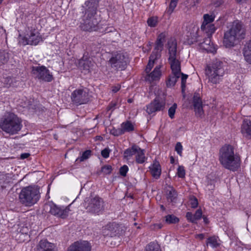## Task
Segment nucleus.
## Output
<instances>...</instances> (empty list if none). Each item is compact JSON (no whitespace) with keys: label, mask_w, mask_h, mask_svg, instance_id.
<instances>
[{"label":"nucleus","mask_w":251,"mask_h":251,"mask_svg":"<svg viewBox=\"0 0 251 251\" xmlns=\"http://www.w3.org/2000/svg\"><path fill=\"white\" fill-rule=\"evenodd\" d=\"M169 51L168 61L171 66L173 75L168 79L166 84L168 87L174 86L177 79L180 76V61L179 54L177 52V42L175 38H172L168 42Z\"/></svg>","instance_id":"nucleus-1"},{"label":"nucleus","mask_w":251,"mask_h":251,"mask_svg":"<svg viewBox=\"0 0 251 251\" xmlns=\"http://www.w3.org/2000/svg\"><path fill=\"white\" fill-rule=\"evenodd\" d=\"M246 30L239 21H234L227 26L223 38V45L226 48L235 46L245 37Z\"/></svg>","instance_id":"nucleus-2"},{"label":"nucleus","mask_w":251,"mask_h":251,"mask_svg":"<svg viewBox=\"0 0 251 251\" xmlns=\"http://www.w3.org/2000/svg\"><path fill=\"white\" fill-rule=\"evenodd\" d=\"M219 159L223 167L233 172L240 166L239 155L235 152L234 148L229 145H225L221 148Z\"/></svg>","instance_id":"nucleus-3"},{"label":"nucleus","mask_w":251,"mask_h":251,"mask_svg":"<svg viewBox=\"0 0 251 251\" xmlns=\"http://www.w3.org/2000/svg\"><path fill=\"white\" fill-rule=\"evenodd\" d=\"M98 5V0H88L85 2L83 7H87L88 9L80 25L82 30L92 32L99 29V21L95 16Z\"/></svg>","instance_id":"nucleus-4"},{"label":"nucleus","mask_w":251,"mask_h":251,"mask_svg":"<svg viewBox=\"0 0 251 251\" xmlns=\"http://www.w3.org/2000/svg\"><path fill=\"white\" fill-rule=\"evenodd\" d=\"M23 127L22 121L17 115L7 112L0 120V127L10 135L17 134Z\"/></svg>","instance_id":"nucleus-5"},{"label":"nucleus","mask_w":251,"mask_h":251,"mask_svg":"<svg viewBox=\"0 0 251 251\" xmlns=\"http://www.w3.org/2000/svg\"><path fill=\"white\" fill-rule=\"evenodd\" d=\"M225 73L223 62L217 59L208 64L205 69L208 82L212 84L220 83L223 79Z\"/></svg>","instance_id":"nucleus-6"},{"label":"nucleus","mask_w":251,"mask_h":251,"mask_svg":"<svg viewBox=\"0 0 251 251\" xmlns=\"http://www.w3.org/2000/svg\"><path fill=\"white\" fill-rule=\"evenodd\" d=\"M40 198L39 188L30 185L23 188L19 194L20 202L25 206L30 207L36 203Z\"/></svg>","instance_id":"nucleus-7"},{"label":"nucleus","mask_w":251,"mask_h":251,"mask_svg":"<svg viewBox=\"0 0 251 251\" xmlns=\"http://www.w3.org/2000/svg\"><path fill=\"white\" fill-rule=\"evenodd\" d=\"M42 38L40 33L36 29L31 30L25 36H19V43L23 46L26 45H37Z\"/></svg>","instance_id":"nucleus-8"},{"label":"nucleus","mask_w":251,"mask_h":251,"mask_svg":"<svg viewBox=\"0 0 251 251\" xmlns=\"http://www.w3.org/2000/svg\"><path fill=\"white\" fill-rule=\"evenodd\" d=\"M31 74L33 76L45 82H50L53 79V76L50 71L43 65L32 66Z\"/></svg>","instance_id":"nucleus-9"},{"label":"nucleus","mask_w":251,"mask_h":251,"mask_svg":"<svg viewBox=\"0 0 251 251\" xmlns=\"http://www.w3.org/2000/svg\"><path fill=\"white\" fill-rule=\"evenodd\" d=\"M89 90L86 88H81L75 90L71 95L72 101L78 105L87 103L90 99Z\"/></svg>","instance_id":"nucleus-10"},{"label":"nucleus","mask_w":251,"mask_h":251,"mask_svg":"<svg viewBox=\"0 0 251 251\" xmlns=\"http://www.w3.org/2000/svg\"><path fill=\"white\" fill-rule=\"evenodd\" d=\"M109 62L110 66L114 69L124 70L126 66L128 58L123 53H118L113 55Z\"/></svg>","instance_id":"nucleus-11"},{"label":"nucleus","mask_w":251,"mask_h":251,"mask_svg":"<svg viewBox=\"0 0 251 251\" xmlns=\"http://www.w3.org/2000/svg\"><path fill=\"white\" fill-rule=\"evenodd\" d=\"M86 209L90 213L99 214L103 209L102 199L97 196L91 198Z\"/></svg>","instance_id":"nucleus-12"},{"label":"nucleus","mask_w":251,"mask_h":251,"mask_svg":"<svg viewBox=\"0 0 251 251\" xmlns=\"http://www.w3.org/2000/svg\"><path fill=\"white\" fill-rule=\"evenodd\" d=\"M165 104V100L163 98L156 97L152 101L147 105L146 111L149 114H151L156 111L163 110Z\"/></svg>","instance_id":"nucleus-13"},{"label":"nucleus","mask_w":251,"mask_h":251,"mask_svg":"<svg viewBox=\"0 0 251 251\" xmlns=\"http://www.w3.org/2000/svg\"><path fill=\"white\" fill-rule=\"evenodd\" d=\"M70 206L66 207L58 206L54 204L50 205V212L52 215L62 219H65L69 215L70 211Z\"/></svg>","instance_id":"nucleus-14"},{"label":"nucleus","mask_w":251,"mask_h":251,"mask_svg":"<svg viewBox=\"0 0 251 251\" xmlns=\"http://www.w3.org/2000/svg\"><path fill=\"white\" fill-rule=\"evenodd\" d=\"M90 244L86 241H76L72 244L67 251H91Z\"/></svg>","instance_id":"nucleus-15"},{"label":"nucleus","mask_w":251,"mask_h":251,"mask_svg":"<svg viewBox=\"0 0 251 251\" xmlns=\"http://www.w3.org/2000/svg\"><path fill=\"white\" fill-rule=\"evenodd\" d=\"M160 68V65L157 66L152 72L147 75L145 77L146 80L150 83H153L159 81L162 75Z\"/></svg>","instance_id":"nucleus-16"},{"label":"nucleus","mask_w":251,"mask_h":251,"mask_svg":"<svg viewBox=\"0 0 251 251\" xmlns=\"http://www.w3.org/2000/svg\"><path fill=\"white\" fill-rule=\"evenodd\" d=\"M241 133L243 136L247 139H251V121L244 119L241 126Z\"/></svg>","instance_id":"nucleus-17"},{"label":"nucleus","mask_w":251,"mask_h":251,"mask_svg":"<svg viewBox=\"0 0 251 251\" xmlns=\"http://www.w3.org/2000/svg\"><path fill=\"white\" fill-rule=\"evenodd\" d=\"M200 47L201 49L206 50L208 52L215 53L216 52L217 48L211 41L210 37L206 38L204 41L200 44Z\"/></svg>","instance_id":"nucleus-18"},{"label":"nucleus","mask_w":251,"mask_h":251,"mask_svg":"<svg viewBox=\"0 0 251 251\" xmlns=\"http://www.w3.org/2000/svg\"><path fill=\"white\" fill-rule=\"evenodd\" d=\"M167 35V33L165 32H162L158 35L156 41L154 50L152 51L153 52H157L160 54L163 50L164 43L165 41Z\"/></svg>","instance_id":"nucleus-19"},{"label":"nucleus","mask_w":251,"mask_h":251,"mask_svg":"<svg viewBox=\"0 0 251 251\" xmlns=\"http://www.w3.org/2000/svg\"><path fill=\"white\" fill-rule=\"evenodd\" d=\"M151 174L153 177L158 179L161 174V168L158 161H153L152 164L149 167Z\"/></svg>","instance_id":"nucleus-20"},{"label":"nucleus","mask_w":251,"mask_h":251,"mask_svg":"<svg viewBox=\"0 0 251 251\" xmlns=\"http://www.w3.org/2000/svg\"><path fill=\"white\" fill-rule=\"evenodd\" d=\"M94 62L91 59L83 56L78 61V67L82 70L89 72L93 66Z\"/></svg>","instance_id":"nucleus-21"},{"label":"nucleus","mask_w":251,"mask_h":251,"mask_svg":"<svg viewBox=\"0 0 251 251\" xmlns=\"http://www.w3.org/2000/svg\"><path fill=\"white\" fill-rule=\"evenodd\" d=\"M39 247V251H54V245L47 240L44 239L40 241Z\"/></svg>","instance_id":"nucleus-22"},{"label":"nucleus","mask_w":251,"mask_h":251,"mask_svg":"<svg viewBox=\"0 0 251 251\" xmlns=\"http://www.w3.org/2000/svg\"><path fill=\"white\" fill-rule=\"evenodd\" d=\"M116 228H117L116 224L114 223L108 224L102 229L103 235L112 236L116 231Z\"/></svg>","instance_id":"nucleus-23"},{"label":"nucleus","mask_w":251,"mask_h":251,"mask_svg":"<svg viewBox=\"0 0 251 251\" xmlns=\"http://www.w3.org/2000/svg\"><path fill=\"white\" fill-rule=\"evenodd\" d=\"M161 56V54L157 52H152L150 57V59L148 65L145 69L146 73L148 74L154 66V62L156 60L158 59Z\"/></svg>","instance_id":"nucleus-24"},{"label":"nucleus","mask_w":251,"mask_h":251,"mask_svg":"<svg viewBox=\"0 0 251 251\" xmlns=\"http://www.w3.org/2000/svg\"><path fill=\"white\" fill-rule=\"evenodd\" d=\"M243 54L246 62H251V40L247 42L245 45Z\"/></svg>","instance_id":"nucleus-25"},{"label":"nucleus","mask_w":251,"mask_h":251,"mask_svg":"<svg viewBox=\"0 0 251 251\" xmlns=\"http://www.w3.org/2000/svg\"><path fill=\"white\" fill-rule=\"evenodd\" d=\"M147 159V158L145 155V151L139 147L138 151H137L136 153V162L138 164H143L146 161Z\"/></svg>","instance_id":"nucleus-26"},{"label":"nucleus","mask_w":251,"mask_h":251,"mask_svg":"<svg viewBox=\"0 0 251 251\" xmlns=\"http://www.w3.org/2000/svg\"><path fill=\"white\" fill-rule=\"evenodd\" d=\"M138 148L139 147L138 146L134 145H133L131 148L126 150L124 153V157L127 159H129L133 155H136L137 151H138Z\"/></svg>","instance_id":"nucleus-27"},{"label":"nucleus","mask_w":251,"mask_h":251,"mask_svg":"<svg viewBox=\"0 0 251 251\" xmlns=\"http://www.w3.org/2000/svg\"><path fill=\"white\" fill-rule=\"evenodd\" d=\"M121 128L124 134L126 132L133 131L134 130V126L130 122L126 121L121 124Z\"/></svg>","instance_id":"nucleus-28"},{"label":"nucleus","mask_w":251,"mask_h":251,"mask_svg":"<svg viewBox=\"0 0 251 251\" xmlns=\"http://www.w3.org/2000/svg\"><path fill=\"white\" fill-rule=\"evenodd\" d=\"M206 245H209L212 248H215L220 246L218 242V237L216 236H211L207 239Z\"/></svg>","instance_id":"nucleus-29"},{"label":"nucleus","mask_w":251,"mask_h":251,"mask_svg":"<svg viewBox=\"0 0 251 251\" xmlns=\"http://www.w3.org/2000/svg\"><path fill=\"white\" fill-rule=\"evenodd\" d=\"M193 106L194 110L196 108H200L203 106L201 100L200 98V96L198 93H195L193 97Z\"/></svg>","instance_id":"nucleus-30"},{"label":"nucleus","mask_w":251,"mask_h":251,"mask_svg":"<svg viewBox=\"0 0 251 251\" xmlns=\"http://www.w3.org/2000/svg\"><path fill=\"white\" fill-rule=\"evenodd\" d=\"M201 29L207 33L208 36L213 34L216 30V27L213 24L205 25V27H202V25H201Z\"/></svg>","instance_id":"nucleus-31"},{"label":"nucleus","mask_w":251,"mask_h":251,"mask_svg":"<svg viewBox=\"0 0 251 251\" xmlns=\"http://www.w3.org/2000/svg\"><path fill=\"white\" fill-rule=\"evenodd\" d=\"M214 19L215 16L213 14H204L203 15V22L201 25L202 27H205V25L212 24V23L214 21Z\"/></svg>","instance_id":"nucleus-32"},{"label":"nucleus","mask_w":251,"mask_h":251,"mask_svg":"<svg viewBox=\"0 0 251 251\" xmlns=\"http://www.w3.org/2000/svg\"><path fill=\"white\" fill-rule=\"evenodd\" d=\"M177 196L176 191L173 188H171L170 190H168L167 194V200L170 202H175Z\"/></svg>","instance_id":"nucleus-33"},{"label":"nucleus","mask_w":251,"mask_h":251,"mask_svg":"<svg viewBox=\"0 0 251 251\" xmlns=\"http://www.w3.org/2000/svg\"><path fill=\"white\" fill-rule=\"evenodd\" d=\"M145 251H161L159 245L154 242L150 243L146 248Z\"/></svg>","instance_id":"nucleus-34"},{"label":"nucleus","mask_w":251,"mask_h":251,"mask_svg":"<svg viewBox=\"0 0 251 251\" xmlns=\"http://www.w3.org/2000/svg\"><path fill=\"white\" fill-rule=\"evenodd\" d=\"M165 221L168 224H176L179 221V219L174 215H168L165 217Z\"/></svg>","instance_id":"nucleus-35"},{"label":"nucleus","mask_w":251,"mask_h":251,"mask_svg":"<svg viewBox=\"0 0 251 251\" xmlns=\"http://www.w3.org/2000/svg\"><path fill=\"white\" fill-rule=\"evenodd\" d=\"M181 77V87L182 93L183 94L185 91V88L186 87V79L188 78V75L183 74L180 72V76Z\"/></svg>","instance_id":"nucleus-36"},{"label":"nucleus","mask_w":251,"mask_h":251,"mask_svg":"<svg viewBox=\"0 0 251 251\" xmlns=\"http://www.w3.org/2000/svg\"><path fill=\"white\" fill-rule=\"evenodd\" d=\"M178 0H171L170 3L169 4V6L167 9V12L169 14H171L172 13L175 8L177 5Z\"/></svg>","instance_id":"nucleus-37"},{"label":"nucleus","mask_w":251,"mask_h":251,"mask_svg":"<svg viewBox=\"0 0 251 251\" xmlns=\"http://www.w3.org/2000/svg\"><path fill=\"white\" fill-rule=\"evenodd\" d=\"M158 22L157 17H151L148 19L147 21L148 25L150 27H155Z\"/></svg>","instance_id":"nucleus-38"},{"label":"nucleus","mask_w":251,"mask_h":251,"mask_svg":"<svg viewBox=\"0 0 251 251\" xmlns=\"http://www.w3.org/2000/svg\"><path fill=\"white\" fill-rule=\"evenodd\" d=\"M9 59L8 55L5 52L0 51V63L4 64L6 63Z\"/></svg>","instance_id":"nucleus-39"},{"label":"nucleus","mask_w":251,"mask_h":251,"mask_svg":"<svg viewBox=\"0 0 251 251\" xmlns=\"http://www.w3.org/2000/svg\"><path fill=\"white\" fill-rule=\"evenodd\" d=\"M91 155V151L90 150H87L84 151L81 156L79 157L77 159H79L80 161H83L85 160L88 159Z\"/></svg>","instance_id":"nucleus-40"},{"label":"nucleus","mask_w":251,"mask_h":251,"mask_svg":"<svg viewBox=\"0 0 251 251\" xmlns=\"http://www.w3.org/2000/svg\"><path fill=\"white\" fill-rule=\"evenodd\" d=\"M177 107V104L174 103L168 110V115L171 119L174 118L176 110Z\"/></svg>","instance_id":"nucleus-41"},{"label":"nucleus","mask_w":251,"mask_h":251,"mask_svg":"<svg viewBox=\"0 0 251 251\" xmlns=\"http://www.w3.org/2000/svg\"><path fill=\"white\" fill-rule=\"evenodd\" d=\"M177 175L180 178H184L185 176V171L182 166H179L177 170Z\"/></svg>","instance_id":"nucleus-42"},{"label":"nucleus","mask_w":251,"mask_h":251,"mask_svg":"<svg viewBox=\"0 0 251 251\" xmlns=\"http://www.w3.org/2000/svg\"><path fill=\"white\" fill-rule=\"evenodd\" d=\"M110 133L111 134L115 136H118L119 135L123 134V132L122 131L121 128L119 129L113 128L111 129H110Z\"/></svg>","instance_id":"nucleus-43"},{"label":"nucleus","mask_w":251,"mask_h":251,"mask_svg":"<svg viewBox=\"0 0 251 251\" xmlns=\"http://www.w3.org/2000/svg\"><path fill=\"white\" fill-rule=\"evenodd\" d=\"M112 170V167L110 165H105L101 168V171L104 175H108L111 173Z\"/></svg>","instance_id":"nucleus-44"},{"label":"nucleus","mask_w":251,"mask_h":251,"mask_svg":"<svg viewBox=\"0 0 251 251\" xmlns=\"http://www.w3.org/2000/svg\"><path fill=\"white\" fill-rule=\"evenodd\" d=\"M194 111L197 117L202 118L203 116L204 111L203 110V106L200 108H196Z\"/></svg>","instance_id":"nucleus-45"},{"label":"nucleus","mask_w":251,"mask_h":251,"mask_svg":"<svg viewBox=\"0 0 251 251\" xmlns=\"http://www.w3.org/2000/svg\"><path fill=\"white\" fill-rule=\"evenodd\" d=\"M202 215V212L201 209H199L196 211L195 213L194 214L196 223L198 220H200L201 218Z\"/></svg>","instance_id":"nucleus-46"},{"label":"nucleus","mask_w":251,"mask_h":251,"mask_svg":"<svg viewBox=\"0 0 251 251\" xmlns=\"http://www.w3.org/2000/svg\"><path fill=\"white\" fill-rule=\"evenodd\" d=\"M128 170V168L126 165H124L120 169V174L121 176H125Z\"/></svg>","instance_id":"nucleus-47"},{"label":"nucleus","mask_w":251,"mask_h":251,"mask_svg":"<svg viewBox=\"0 0 251 251\" xmlns=\"http://www.w3.org/2000/svg\"><path fill=\"white\" fill-rule=\"evenodd\" d=\"M182 150L183 148L181 143L179 142L177 143L175 147V150L177 152V153L180 156L182 154Z\"/></svg>","instance_id":"nucleus-48"},{"label":"nucleus","mask_w":251,"mask_h":251,"mask_svg":"<svg viewBox=\"0 0 251 251\" xmlns=\"http://www.w3.org/2000/svg\"><path fill=\"white\" fill-rule=\"evenodd\" d=\"M186 217L188 220L190 221L192 223H196L194 214H193L191 212H187Z\"/></svg>","instance_id":"nucleus-49"},{"label":"nucleus","mask_w":251,"mask_h":251,"mask_svg":"<svg viewBox=\"0 0 251 251\" xmlns=\"http://www.w3.org/2000/svg\"><path fill=\"white\" fill-rule=\"evenodd\" d=\"M109 150L108 149L105 148L101 151V154L103 157L106 158L109 157Z\"/></svg>","instance_id":"nucleus-50"},{"label":"nucleus","mask_w":251,"mask_h":251,"mask_svg":"<svg viewBox=\"0 0 251 251\" xmlns=\"http://www.w3.org/2000/svg\"><path fill=\"white\" fill-rule=\"evenodd\" d=\"M198 204V200L196 198L194 197L191 199L190 205L191 207L195 208L197 207Z\"/></svg>","instance_id":"nucleus-51"},{"label":"nucleus","mask_w":251,"mask_h":251,"mask_svg":"<svg viewBox=\"0 0 251 251\" xmlns=\"http://www.w3.org/2000/svg\"><path fill=\"white\" fill-rule=\"evenodd\" d=\"M120 88H121V86L119 84H117L113 86L111 88L112 91L114 93L117 92L120 89Z\"/></svg>","instance_id":"nucleus-52"},{"label":"nucleus","mask_w":251,"mask_h":251,"mask_svg":"<svg viewBox=\"0 0 251 251\" xmlns=\"http://www.w3.org/2000/svg\"><path fill=\"white\" fill-rule=\"evenodd\" d=\"M30 155V154L28 153H22L21 154V159H25V158H28Z\"/></svg>","instance_id":"nucleus-53"},{"label":"nucleus","mask_w":251,"mask_h":251,"mask_svg":"<svg viewBox=\"0 0 251 251\" xmlns=\"http://www.w3.org/2000/svg\"><path fill=\"white\" fill-rule=\"evenodd\" d=\"M197 237L201 239H203L204 238V235L203 234H199L197 235Z\"/></svg>","instance_id":"nucleus-54"},{"label":"nucleus","mask_w":251,"mask_h":251,"mask_svg":"<svg viewBox=\"0 0 251 251\" xmlns=\"http://www.w3.org/2000/svg\"><path fill=\"white\" fill-rule=\"evenodd\" d=\"M116 105V104L115 103H110V104L109 105V109H112V108H114Z\"/></svg>","instance_id":"nucleus-55"},{"label":"nucleus","mask_w":251,"mask_h":251,"mask_svg":"<svg viewBox=\"0 0 251 251\" xmlns=\"http://www.w3.org/2000/svg\"><path fill=\"white\" fill-rule=\"evenodd\" d=\"M216 0H211V1L214 3V5H216V6H218L220 5V3H217L216 2Z\"/></svg>","instance_id":"nucleus-56"},{"label":"nucleus","mask_w":251,"mask_h":251,"mask_svg":"<svg viewBox=\"0 0 251 251\" xmlns=\"http://www.w3.org/2000/svg\"><path fill=\"white\" fill-rule=\"evenodd\" d=\"M239 3H244L246 2L248 0H236Z\"/></svg>","instance_id":"nucleus-57"},{"label":"nucleus","mask_w":251,"mask_h":251,"mask_svg":"<svg viewBox=\"0 0 251 251\" xmlns=\"http://www.w3.org/2000/svg\"><path fill=\"white\" fill-rule=\"evenodd\" d=\"M170 162H171V163H172V164H173L175 162V159L174 158V157L173 156L171 157Z\"/></svg>","instance_id":"nucleus-58"},{"label":"nucleus","mask_w":251,"mask_h":251,"mask_svg":"<svg viewBox=\"0 0 251 251\" xmlns=\"http://www.w3.org/2000/svg\"><path fill=\"white\" fill-rule=\"evenodd\" d=\"M203 219L204 223H205L206 224L208 223V220L205 217L203 216Z\"/></svg>","instance_id":"nucleus-59"},{"label":"nucleus","mask_w":251,"mask_h":251,"mask_svg":"<svg viewBox=\"0 0 251 251\" xmlns=\"http://www.w3.org/2000/svg\"><path fill=\"white\" fill-rule=\"evenodd\" d=\"M127 101L129 103H131L132 101H133V100L131 99H129L128 100H127Z\"/></svg>","instance_id":"nucleus-60"},{"label":"nucleus","mask_w":251,"mask_h":251,"mask_svg":"<svg viewBox=\"0 0 251 251\" xmlns=\"http://www.w3.org/2000/svg\"><path fill=\"white\" fill-rule=\"evenodd\" d=\"M161 209H163V210H164V209H165V208L164 207L163 205H161Z\"/></svg>","instance_id":"nucleus-61"},{"label":"nucleus","mask_w":251,"mask_h":251,"mask_svg":"<svg viewBox=\"0 0 251 251\" xmlns=\"http://www.w3.org/2000/svg\"><path fill=\"white\" fill-rule=\"evenodd\" d=\"M2 0H0V4L2 2Z\"/></svg>","instance_id":"nucleus-62"}]
</instances>
